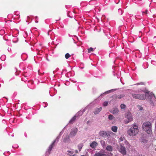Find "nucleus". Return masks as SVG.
Instances as JSON below:
<instances>
[{
  "mask_svg": "<svg viewBox=\"0 0 156 156\" xmlns=\"http://www.w3.org/2000/svg\"><path fill=\"white\" fill-rule=\"evenodd\" d=\"M114 118V117L112 115H110L108 116V119L109 120H112Z\"/></svg>",
  "mask_w": 156,
  "mask_h": 156,
  "instance_id": "4be33fe9",
  "label": "nucleus"
},
{
  "mask_svg": "<svg viewBox=\"0 0 156 156\" xmlns=\"http://www.w3.org/2000/svg\"><path fill=\"white\" fill-rule=\"evenodd\" d=\"M139 132L138 126L136 123L133 124L132 127L127 131V133L130 136H133L136 135Z\"/></svg>",
  "mask_w": 156,
  "mask_h": 156,
  "instance_id": "f257e3e1",
  "label": "nucleus"
},
{
  "mask_svg": "<svg viewBox=\"0 0 156 156\" xmlns=\"http://www.w3.org/2000/svg\"><path fill=\"white\" fill-rule=\"evenodd\" d=\"M118 95H117L116 94H115L113 95L112 96V98L113 99L116 100L117 99H118L117 96Z\"/></svg>",
  "mask_w": 156,
  "mask_h": 156,
  "instance_id": "412c9836",
  "label": "nucleus"
},
{
  "mask_svg": "<svg viewBox=\"0 0 156 156\" xmlns=\"http://www.w3.org/2000/svg\"><path fill=\"white\" fill-rule=\"evenodd\" d=\"M68 152L70 153H71V151H68Z\"/></svg>",
  "mask_w": 156,
  "mask_h": 156,
  "instance_id": "c756f323",
  "label": "nucleus"
},
{
  "mask_svg": "<svg viewBox=\"0 0 156 156\" xmlns=\"http://www.w3.org/2000/svg\"><path fill=\"white\" fill-rule=\"evenodd\" d=\"M119 141L120 143V144L121 143H123V144L125 145L126 146V147H127V146H129V144L128 141L125 139L124 137H121L119 139Z\"/></svg>",
  "mask_w": 156,
  "mask_h": 156,
  "instance_id": "423d86ee",
  "label": "nucleus"
},
{
  "mask_svg": "<svg viewBox=\"0 0 156 156\" xmlns=\"http://www.w3.org/2000/svg\"><path fill=\"white\" fill-rule=\"evenodd\" d=\"M94 156H107V155L101 152H99L95 154Z\"/></svg>",
  "mask_w": 156,
  "mask_h": 156,
  "instance_id": "f8f14e48",
  "label": "nucleus"
},
{
  "mask_svg": "<svg viewBox=\"0 0 156 156\" xmlns=\"http://www.w3.org/2000/svg\"><path fill=\"white\" fill-rule=\"evenodd\" d=\"M78 131V129L76 128H74L72 129L69 134L70 137H73L75 136Z\"/></svg>",
  "mask_w": 156,
  "mask_h": 156,
  "instance_id": "0eeeda50",
  "label": "nucleus"
},
{
  "mask_svg": "<svg viewBox=\"0 0 156 156\" xmlns=\"http://www.w3.org/2000/svg\"><path fill=\"white\" fill-rule=\"evenodd\" d=\"M106 150L109 151H112L113 150V148L110 145L107 146L106 147Z\"/></svg>",
  "mask_w": 156,
  "mask_h": 156,
  "instance_id": "4468645a",
  "label": "nucleus"
},
{
  "mask_svg": "<svg viewBox=\"0 0 156 156\" xmlns=\"http://www.w3.org/2000/svg\"><path fill=\"white\" fill-rule=\"evenodd\" d=\"M72 156H76L75 155H73Z\"/></svg>",
  "mask_w": 156,
  "mask_h": 156,
  "instance_id": "7c9ffc66",
  "label": "nucleus"
},
{
  "mask_svg": "<svg viewBox=\"0 0 156 156\" xmlns=\"http://www.w3.org/2000/svg\"><path fill=\"white\" fill-rule=\"evenodd\" d=\"M102 144V146L103 147L104 146H105V141H103V143Z\"/></svg>",
  "mask_w": 156,
  "mask_h": 156,
  "instance_id": "a878e982",
  "label": "nucleus"
},
{
  "mask_svg": "<svg viewBox=\"0 0 156 156\" xmlns=\"http://www.w3.org/2000/svg\"><path fill=\"white\" fill-rule=\"evenodd\" d=\"M148 10L147 9L145 10V11L143 12V13H144L145 15H147V14Z\"/></svg>",
  "mask_w": 156,
  "mask_h": 156,
  "instance_id": "393cba45",
  "label": "nucleus"
},
{
  "mask_svg": "<svg viewBox=\"0 0 156 156\" xmlns=\"http://www.w3.org/2000/svg\"><path fill=\"white\" fill-rule=\"evenodd\" d=\"M118 128L117 126H114L112 127V130L114 132H116L117 131Z\"/></svg>",
  "mask_w": 156,
  "mask_h": 156,
  "instance_id": "dca6fc26",
  "label": "nucleus"
},
{
  "mask_svg": "<svg viewBox=\"0 0 156 156\" xmlns=\"http://www.w3.org/2000/svg\"><path fill=\"white\" fill-rule=\"evenodd\" d=\"M126 107V106L124 104H121L120 105V107L122 109H124Z\"/></svg>",
  "mask_w": 156,
  "mask_h": 156,
  "instance_id": "aec40b11",
  "label": "nucleus"
},
{
  "mask_svg": "<svg viewBox=\"0 0 156 156\" xmlns=\"http://www.w3.org/2000/svg\"><path fill=\"white\" fill-rule=\"evenodd\" d=\"M139 109L140 110H142L143 109V108L142 107L139 106Z\"/></svg>",
  "mask_w": 156,
  "mask_h": 156,
  "instance_id": "bb28decb",
  "label": "nucleus"
},
{
  "mask_svg": "<svg viewBox=\"0 0 156 156\" xmlns=\"http://www.w3.org/2000/svg\"><path fill=\"white\" fill-rule=\"evenodd\" d=\"M88 53H90L91 52V51H94V49L93 48H89L88 49Z\"/></svg>",
  "mask_w": 156,
  "mask_h": 156,
  "instance_id": "5701e85b",
  "label": "nucleus"
},
{
  "mask_svg": "<svg viewBox=\"0 0 156 156\" xmlns=\"http://www.w3.org/2000/svg\"><path fill=\"white\" fill-rule=\"evenodd\" d=\"M51 30H49V31H48V35H49V33L51 32Z\"/></svg>",
  "mask_w": 156,
  "mask_h": 156,
  "instance_id": "c85d7f7f",
  "label": "nucleus"
},
{
  "mask_svg": "<svg viewBox=\"0 0 156 156\" xmlns=\"http://www.w3.org/2000/svg\"><path fill=\"white\" fill-rule=\"evenodd\" d=\"M98 144L96 142L93 141L90 144V146L92 148H94L98 146Z\"/></svg>",
  "mask_w": 156,
  "mask_h": 156,
  "instance_id": "9d476101",
  "label": "nucleus"
},
{
  "mask_svg": "<svg viewBox=\"0 0 156 156\" xmlns=\"http://www.w3.org/2000/svg\"><path fill=\"white\" fill-rule=\"evenodd\" d=\"M124 145L122 143H121L120 144V146L118 147V151L123 155H126V148L124 146Z\"/></svg>",
  "mask_w": 156,
  "mask_h": 156,
  "instance_id": "20e7f679",
  "label": "nucleus"
},
{
  "mask_svg": "<svg viewBox=\"0 0 156 156\" xmlns=\"http://www.w3.org/2000/svg\"><path fill=\"white\" fill-rule=\"evenodd\" d=\"M125 96V95L124 94H120L119 95L117 96L118 98L119 99H120L124 97Z\"/></svg>",
  "mask_w": 156,
  "mask_h": 156,
  "instance_id": "a211bd4d",
  "label": "nucleus"
},
{
  "mask_svg": "<svg viewBox=\"0 0 156 156\" xmlns=\"http://www.w3.org/2000/svg\"><path fill=\"white\" fill-rule=\"evenodd\" d=\"M63 141L64 142H66V139L65 138H64L63 139Z\"/></svg>",
  "mask_w": 156,
  "mask_h": 156,
  "instance_id": "cd10ccee",
  "label": "nucleus"
},
{
  "mask_svg": "<svg viewBox=\"0 0 156 156\" xmlns=\"http://www.w3.org/2000/svg\"><path fill=\"white\" fill-rule=\"evenodd\" d=\"M83 146V145L82 144H80L78 145V149L79 151H80L81 150V148H82Z\"/></svg>",
  "mask_w": 156,
  "mask_h": 156,
  "instance_id": "f3484780",
  "label": "nucleus"
},
{
  "mask_svg": "<svg viewBox=\"0 0 156 156\" xmlns=\"http://www.w3.org/2000/svg\"><path fill=\"white\" fill-rule=\"evenodd\" d=\"M76 119V116H75L73 117L69 121V123L70 124H73L75 121Z\"/></svg>",
  "mask_w": 156,
  "mask_h": 156,
  "instance_id": "2eb2a0df",
  "label": "nucleus"
},
{
  "mask_svg": "<svg viewBox=\"0 0 156 156\" xmlns=\"http://www.w3.org/2000/svg\"><path fill=\"white\" fill-rule=\"evenodd\" d=\"M100 136L105 137L107 136V133L106 132L104 131H101L99 133Z\"/></svg>",
  "mask_w": 156,
  "mask_h": 156,
  "instance_id": "ddd939ff",
  "label": "nucleus"
},
{
  "mask_svg": "<svg viewBox=\"0 0 156 156\" xmlns=\"http://www.w3.org/2000/svg\"><path fill=\"white\" fill-rule=\"evenodd\" d=\"M108 101H105L104 102L103 104V105L104 106H107L108 104Z\"/></svg>",
  "mask_w": 156,
  "mask_h": 156,
  "instance_id": "b1692460",
  "label": "nucleus"
},
{
  "mask_svg": "<svg viewBox=\"0 0 156 156\" xmlns=\"http://www.w3.org/2000/svg\"><path fill=\"white\" fill-rule=\"evenodd\" d=\"M56 141V140H55L52 143V144L49 146V149L48 150V153H50V151L51 150L52 148H53L54 145V144Z\"/></svg>",
  "mask_w": 156,
  "mask_h": 156,
  "instance_id": "6e6552de",
  "label": "nucleus"
},
{
  "mask_svg": "<svg viewBox=\"0 0 156 156\" xmlns=\"http://www.w3.org/2000/svg\"><path fill=\"white\" fill-rule=\"evenodd\" d=\"M132 95L134 98L140 100H144L146 98V95L144 94H133Z\"/></svg>",
  "mask_w": 156,
  "mask_h": 156,
  "instance_id": "7ed1b4c3",
  "label": "nucleus"
},
{
  "mask_svg": "<svg viewBox=\"0 0 156 156\" xmlns=\"http://www.w3.org/2000/svg\"><path fill=\"white\" fill-rule=\"evenodd\" d=\"M125 117L126 119L124 120V122L126 124L128 123L133 120L131 114L130 112H128L126 113Z\"/></svg>",
  "mask_w": 156,
  "mask_h": 156,
  "instance_id": "39448f33",
  "label": "nucleus"
},
{
  "mask_svg": "<svg viewBox=\"0 0 156 156\" xmlns=\"http://www.w3.org/2000/svg\"><path fill=\"white\" fill-rule=\"evenodd\" d=\"M71 55L68 53H67L65 55V57L66 59H68L69 58L71 57Z\"/></svg>",
  "mask_w": 156,
  "mask_h": 156,
  "instance_id": "6ab92c4d",
  "label": "nucleus"
},
{
  "mask_svg": "<svg viewBox=\"0 0 156 156\" xmlns=\"http://www.w3.org/2000/svg\"><path fill=\"white\" fill-rule=\"evenodd\" d=\"M110 112L111 113L115 114L118 113L119 112V111L117 108H113L112 110H110Z\"/></svg>",
  "mask_w": 156,
  "mask_h": 156,
  "instance_id": "1a4fd4ad",
  "label": "nucleus"
},
{
  "mask_svg": "<svg viewBox=\"0 0 156 156\" xmlns=\"http://www.w3.org/2000/svg\"><path fill=\"white\" fill-rule=\"evenodd\" d=\"M102 110V107H101L99 108H96L94 111V114L95 115L98 114Z\"/></svg>",
  "mask_w": 156,
  "mask_h": 156,
  "instance_id": "9b49d317",
  "label": "nucleus"
},
{
  "mask_svg": "<svg viewBox=\"0 0 156 156\" xmlns=\"http://www.w3.org/2000/svg\"><path fill=\"white\" fill-rule=\"evenodd\" d=\"M81 156H84V155H81Z\"/></svg>",
  "mask_w": 156,
  "mask_h": 156,
  "instance_id": "2f4dec72",
  "label": "nucleus"
},
{
  "mask_svg": "<svg viewBox=\"0 0 156 156\" xmlns=\"http://www.w3.org/2000/svg\"><path fill=\"white\" fill-rule=\"evenodd\" d=\"M142 127L143 130L146 132L148 134H151L152 125L150 122L147 121L144 122L142 125Z\"/></svg>",
  "mask_w": 156,
  "mask_h": 156,
  "instance_id": "f03ea898",
  "label": "nucleus"
}]
</instances>
